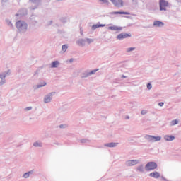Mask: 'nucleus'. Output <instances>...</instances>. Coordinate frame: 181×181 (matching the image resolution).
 Listing matches in <instances>:
<instances>
[{
  "label": "nucleus",
  "instance_id": "nucleus-20",
  "mask_svg": "<svg viewBox=\"0 0 181 181\" xmlns=\"http://www.w3.org/2000/svg\"><path fill=\"white\" fill-rule=\"evenodd\" d=\"M132 50H135V47H130L127 49V52H132Z\"/></svg>",
  "mask_w": 181,
  "mask_h": 181
},
{
  "label": "nucleus",
  "instance_id": "nucleus-27",
  "mask_svg": "<svg viewBox=\"0 0 181 181\" xmlns=\"http://www.w3.org/2000/svg\"><path fill=\"white\" fill-rule=\"evenodd\" d=\"M44 86H46V83L44 82L42 85L38 86V87H44Z\"/></svg>",
  "mask_w": 181,
  "mask_h": 181
},
{
  "label": "nucleus",
  "instance_id": "nucleus-24",
  "mask_svg": "<svg viewBox=\"0 0 181 181\" xmlns=\"http://www.w3.org/2000/svg\"><path fill=\"white\" fill-rule=\"evenodd\" d=\"M98 69H95L89 73V74H94Z\"/></svg>",
  "mask_w": 181,
  "mask_h": 181
},
{
  "label": "nucleus",
  "instance_id": "nucleus-5",
  "mask_svg": "<svg viewBox=\"0 0 181 181\" xmlns=\"http://www.w3.org/2000/svg\"><path fill=\"white\" fill-rule=\"evenodd\" d=\"M127 37H131V34L121 33L117 36L118 40H122V39H127Z\"/></svg>",
  "mask_w": 181,
  "mask_h": 181
},
{
  "label": "nucleus",
  "instance_id": "nucleus-2",
  "mask_svg": "<svg viewBox=\"0 0 181 181\" xmlns=\"http://www.w3.org/2000/svg\"><path fill=\"white\" fill-rule=\"evenodd\" d=\"M160 11H166L168 6H169V2L166 0L159 1Z\"/></svg>",
  "mask_w": 181,
  "mask_h": 181
},
{
  "label": "nucleus",
  "instance_id": "nucleus-4",
  "mask_svg": "<svg viewBox=\"0 0 181 181\" xmlns=\"http://www.w3.org/2000/svg\"><path fill=\"white\" fill-rule=\"evenodd\" d=\"M147 139L149 142H158V141H160V139H162V137L159 136H147Z\"/></svg>",
  "mask_w": 181,
  "mask_h": 181
},
{
  "label": "nucleus",
  "instance_id": "nucleus-9",
  "mask_svg": "<svg viewBox=\"0 0 181 181\" xmlns=\"http://www.w3.org/2000/svg\"><path fill=\"white\" fill-rule=\"evenodd\" d=\"M149 176H151V177H154V179H158V177H160V174L158 172H153L150 173Z\"/></svg>",
  "mask_w": 181,
  "mask_h": 181
},
{
  "label": "nucleus",
  "instance_id": "nucleus-12",
  "mask_svg": "<svg viewBox=\"0 0 181 181\" xmlns=\"http://www.w3.org/2000/svg\"><path fill=\"white\" fill-rule=\"evenodd\" d=\"M164 139L168 141H174L175 136H165Z\"/></svg>",
  "mask_w": 181,
  "mask_h": 181
},
{
  "label": "nucleus",
  "instance_id": "nucleus-25",
  "mask_svg": "<svg viewBox=\"0 0 181 181\" xmlns=\"http://www.w3.org/2000/svg\"><path fill=\"white\" fill-rule=\"evenodd\" d=\"M165 103H163V102H160V103H158V105L160 106V107H163V105H164Z\"/></svg>",
  "mask_w": 181,
  "mask_h": 181
},
{
  "label": "nucleus",
  "instance_id": "nucleus-14",
  "mask_svg": "<svg viewBox=\"0 0 181 181\" xmlns=\"http://www.w3.org/2000/svg\"><path fill=\"white\" fill-rule=\"evenodd\" d=\"M104 26H105V25H103V24L98 25V24H96V25H93L92 26V29L95 30V29H98V28H104Z\"/></svg>",
  "mask_w": 181,
  "mask_h": 181
},
{
  "label": "nucleus",
  "instance_id": "nucleus-22",
  "mask_svg": "<svg viewBox=\"0 0 181 181\" xmlns=\"http://www.w3.org/2000/svg\"><path fill=\"white\" fill-rule=\"evenodd\" d=\"M147 88H148V90H151V88H152V85H151V83H148V84H147Z\"/></svg>",
  "mask_w": 181,
  "mask_h": 181
},
{
  "label": "nucleus",
  "instance_id": "nucleus-15",
  "mask_svg": "<svg viewBox=\"0 0 181 181\" xmlns=\"http://www.w3.org/2000/svg\"><path fill=\"white\" fill-rule=\"evenodd\" d=\"M51 100H52V98L50 97V95H47L44 98L45 103H50Z\"/></svg>",
  "mask_w": 181,
  "mask_h": 181
},
{
  "label": "nucleus",
  "instance_id": "nucleus-31",
  "mask_svg": "<svg viewBox=\"0 0 181 181\" xmlns=\"http://www.w3.org/2000/svg\"><path fill=\"white\" fill-rule=\"evenodd\" d=\"M141 114H143V115L145 114V111H144V110L141 111Z\"/></svg>",
  "mask_w": 181,
  "mask_h": 181
},
{
  "label": "nucleus",
  "instance_id": "nucleus-13",
  "mask_svg": "<svg viewBox=\"0 0 181 181\" xmlns=\"http://www.w3.org/2000/svg\"><path fill=\"white\" fill-rule=\"evenodd\" d=\"M118 145V143H109L105 144V146H107L108 148H114V146H117Z\"/></svg>",
  "mask_w": 181,
  "mask_h": 181
},
{
  "label": "nucleus",
  "instance_id": "nucleus-19",
  "mask_svg": "<svg viewBox=\"0 0 181 181\" xmlns=\"http://www.w3.org/2000/svg\"><path fill=\"white\" fill-rule=\"evenodd\" d=\"M179 121L177 120H173L172 121V125H177L178 124Z\"/></svg>",
  "mask_w": 181,
  "mask_h": 181
},
{
  "label": "nucleus",
  "instance_id": "nucleus-3",
  "mask_svg": "<svg viewBox=\"0 0 181 181\" xmlns=\"http://www.w3.org/2000/svg\"><path fill=\"white\" fill-rule=\"evenodd\" d=\"M158 168V165L154 162H150L146 165V170H153V169H156Z\"/></svg>",
  "mask_w": 181,
  "mask_h": 181
},
{
  "label": "nucleus",
  "instance_id": "nucleus-11",
  "mask_svg": "<svg viewBox=\"0 0 181 181\" xmlns=\"http://www.w3.org/2000/svg\"><path fill=\"white\" fill-rule=\"evenodd\" d=\"M138 163V160H130L127 161L128 166H134V165H136Z\"/></svg>",
  "mask_w": 181,
  "mask_h": 181
},
{
  "label": "nucleus",
  "instance_id": "nucleus-30",
  "mask_svg": "<svg viewBox=\"0 0 181 181\" xmlns=\"http://www.w3.org/2000/svg\"><path fill=\"white\" fill-rule=\"evenodd\" d=\"M87 40H88V42H93V40L88 39Z\"/></svg>",
  "mask_w": 181,
  "mask_h": 181
},
{
  "label": "nucleus",
  "instance_id": "nucleus-10",
  "mask_svg": "<svg viewBox=\"0 0 181 181\" xmlns=\"http://www.w3.org/2000/svg\"><path fill=\"white\" fill-rule=\"evenodd\" d=\"M112 15H129V12L125 11H114L111 13Z\"/></svg>",
  "mask_w": 181,
  "mask_h": 181
},
{
  "label": "nucleus",
  "instance_id": "nucleus-1",
  "mask_svg": "<svg viewBox=\"0 0 181 181\" xmlns=\"http://www.w3.org/2000/svg\"><path fill=\"white\" fill-rule=\"evenodd\" d=\"M16 27L19 30H26L28 29V24L23 21H18L16 23Z\"/></svg>",
  "mask_w": 181,
  "mask_h": 181
},
{
  "label": "nucleus",
  "instance_id": "nucleus-29",
  "mask_svg": "<svg viewBox=\"0 0 181 181\" xmlns=\"http://www.w3.org/2000/svg\"><path fill=\"white\" fill-rule=\"evenodd\" d=\"M31 2H36L37 0H30Z\"/></svg>",
  "mask_w": 181,
  "mask_h": 181
},
{
  "label": "nucleus",
  "instance_id": "nucleus-18",
  "mask_svg": "<svg viewBox=\"0 0 181 181\" xmlns=\"http://www.w3.org/2000/svg\"><path fill=\"white\" fill-rule=\"evenodd\" d=\"M66 50H67V45H64L62 46V51H63V52H66Z\"/></svg>",
  "mask_w": 181,
  "mask_h": 181
},
{
  "label": "nucleus",
  "instance_id": "nucleus-17",
  "mask_svg": "<svg viewBox=\"0 0 181 181\" xmlns=\"http://www.w3.org/2000/svg\"><path fill=\"white\" fill-rule=\"evenodd\" d=\"M30 173H32V172L25 173L23 175V177H25V179L28 178L29 177V175H30Z\"/></svg>",
  "mask_w": 181,
  "mask_h": 181
},
{
  "label": "nucleus",
  "instance_id": "nucleus-28",
  "mask_svg": "<svg viewBox=\"0 0 181 181\" xmlns=\"http://www.w3.org/2000/svg\"><path fill=\"white\" fill-rule=\"evenodd\" d=\"M100 2H103V4H105V3H107V0H100Z\"/></svg>",
  "mask_w": 181,
  "mask_h": 181
},
{
  "label": "nucleus",
  "instance_id": "nucleus-26",
  "mask_svg": "<svg viewBox=\"0 0 181 181\" xmlns=\"http://www.w3.org/2000/svg\"><path fill=\"white\" fill-rule=\"evenodd\" d=\"M26 111H29L30 110H32V107H28L25 108Z\"/></svg>",
  "mask_w": 181,
  "mask_h": 181
},
{
  "label": "nucleus",
  "instance_id": "nucleus-8",
  "mask_svg": "<svg viewBox=\"0 0 181 181\" xmlns=\"http://www.w3.org/2000/svg\"><path fill=\"white\" fill-rule=\"evenodd\" d=\"M165 23L163 22L156 21L153 22V25L156 26L157 28H160L162 26H164Z\"/></svg>",
  "mask_w": 181,
  "mask_h": 181
},
{
  "label": "nucleus",
  "instance_id": "nucleus-35",
  "mask_svg": "<svg viewBox=\"0 0 181 181\" xmlns=\"http://www.w3.org/2000/svg\"><path fill=\"white\" fill-rule=\"evenodd\" d=\"M70 62H73V59H70Z\"/></svg>",
  "mask_w": 181,
  "mask_h": 181
},
{
  "label": "nucleus",
  "instance_id": "nucleus-21",
  "mask_svg": "<svg viewBox=\"0 0 181 181\" xmlns=\"http://www.w3.org/2000/svg\"><path fill=\"white\" fill-rule=\"evenodd\" d=\"M0 78L1 81H4V80H5V75H0Z\"/></svg>",
  "mask_w": 181,
  "mask_h": 181
},
{
  "label": "nucleus",
  "instance_id": "nucleus-7",
  "mask_svg": "<svg viewBox=\"0 0 181 181\" xmlns=\"http://www.w3.org/2000/svg\"><path fill=\"white\" fill-rule=\"evenodd\" d=\"M108 29L110 30H115V31L118 32L119 30H122V27H119V26L113 25V26L109 27Z\"/></svg>",
  "mask_w": 181,
  "mask_h": 181
},
{
  "label": "nucleus",
  "instance_id": "nucleus-23",
  "mask_svg": "<svg viewBox=\"0 0 181 181\" xmlns=\"http://www.w3.org/2000/svg\"><path fill=\"white\" fill-rule=\"evenodd\" d=\"M34 146H40V144H39L38 142L34 143Z\"/></svg>",
  "mask_w": 181,
  "mask_h": 181
},
{
  "label": "nucleus",
  "instance_id": "nucleus-34",
  "mask_svg": "<svg viewBox=\"0 0 181 181\" xmlns=\"http://www.w3.org/2000/svg\"><path fill=\"white\" fill-rule=\"evenodd\" d=\"M139 170H142V168H139Z\"/></svg>",
  "mask_w": 181,
  "mask_h": 181
},
{
  "label": "nucleus",
  "instance_id": "nucleus-6",
  "mask_svg": "<svg viewBox=\"0 0 181 181\" xmlns=\"http://www.w3.org/2000/svg\"><path fill=\"white\" fill-rule=\"evenodd\" d=\"M115 6H124V1L122 0H110Z\"/></svg>",
  "mask_w": 181,
  "mask_h": 181
},
{
  "label": "nucleus",
  "instance_id": "nucleus-32",
  "mask_svg": "<svg viewBox=\"0 0 181 181\" xmlns=\"http://www.w3.org/2000/svg\"><path fill=\"white\" fill-rule=\"evenodd\" d=\"M59 127H60V128H63V125H60Z\"/></svg>",
  "mask_w": 181,
  "mask_h": 181
},
{
  "label": "nucleus",
  "instance_id": "nucleus-33",
  "mask_svg": "<svg viewBox=\"0 0 181 181\" xmlns=\"http://www.w3.org/2000/svg\"><path fill=\"white\" fill-rule=\"evenodd\" d=\"M81 42H83V40H81V41H79V42H78V43L80 44V43H81Z\"/></svg>",
  "mask_w": 181,
  "mask_h": 181
},
{
  "label": "nucleus",
  "instance_id": "nucleus-16",
  "mask_svg": "<svg viewBox=\"0 0 181 181\" xmlns=\"http://www.w3.org/2000/svg\"><path fill=\"white\" fill-rule=\"evenodd\" d=\"M58 66H59V62L57 61L52 62V68L57 67Z\"/></svg>",
  "mask_w": 181,
  "mask_h": 181
}]
</instances>
